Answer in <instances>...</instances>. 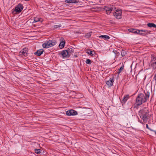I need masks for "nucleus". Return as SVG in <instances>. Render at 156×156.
<instances>
[{
	"label": "nucleus",
	"mask_w": 156,
	"mask_h": 156,
	"mask_svg": "<svg viewBox=\"0 0 156 156\" xmlns=\"http://www.w3.org/2000/svg\"><path fill=\"white\" fill-rule=\"evenodd\" d=\"M119 13H117V12H114L113 15L115 17L116 19H120L122 18V11H120Z\"/></svg>",
	"instance_id": "obj_10"
},
{
	"label": "nucleus",
	"mask_w": 156,
	"mask_h": 156,
	"mask_svg": "<svg viewBox=\"0 0 156 156\" xmlns=\"http://www.w3.org/2000/svg\"><path fill=\"white\" fill-rule=\"evenodd\" d=\"M139 112L140 113V117L143 120L144 122L147 121L149 119L148 117L149 115V111L148 110H146V108L140 110Z\"/></svg>",
	"instance_id": "obj_2"
},
{
	"label": "nucleus",
	"mask_w": 156,
	"mask_h": 156,
	"mask_svg": "<svg viewBox=\"0 0 156 156\" xmlns=\"http://www.w3.org/2000/svg\"><path fill=\"white\" fill-rule=\"evenodd\" d=\"M156 60V57L155 55H151V61Z\"/></svg>",
	"instance_id": "obj_27"
},
{
	"label": "nucleus",
	"mask_w": 156,
	"mask_h": 156,
	"mask_svg": "<svg viewBox=\"0 0 156 156\" xmlns=\"http://www.w3.org/2000/svg\"><path fill=\"white\" fill-rule=\"evenodd\" d=\"M89 110V108H83L82 109V111H83L85 113H87L88 112V110Z\"/></svg>",
	"instance_id": "obj_25"
},
{
	"label": "nucleus",
	"mask_w": 156,
	"mask_h": 156,
	"mask_svg": "<svg viewBox=\"0 0 156 156\" xmlns=\"http://www.w3.org/2000/svg\"><path fill=\"white\" fill-rule=\"evenodd\" d=\"M42 47L44 48H49L48 43V41H46L45 43L42 44Z\"/></svg>",
	"instance_id": "obj_19"
},
{
	"label": "nucleus",
	"mask_w": 156,
	"mask_h": 156,
	"mask_svg": "<svg viewBox=\"0 0 156 156\" xmlns=\"http://www.w3.org/2000/svg\"><path fill=\"white\" fill-rule=\"evenodd\" d=\"M91 32H89V33H86L85 34V35L84 36V37L86 38H89L91 36Z\"/></svg>",
	"instance_id": "obj_21"
},
{
	"label": "nucleus",
	"mask_w": 156,
	"mask_h": 156,
	"mask_svg": "<svg viewBox=\"0 0 156 156\" xmlns=\"http://www.w3.org/2000/svg\"><path fill=\"white\" fill-rule=\"evenodd\" d=\"M113 10V8L111 7H109V12H110V13Z\"/></svg>",
	"instance_id": "obj_37"
},
{
	"label": "nucleus",
	"mask_w": 156,
	"mask_h": 156,
	"mask_svg": "<svg viewBox=\"0 0 156 156\" xmlns=\"http://www.w3.org/2000/svg\"><path fill=\"white\" fill-rule=\"evenodd\" d=\"M23 6L22 4L19 3L16 5L14 9L13 10L12 12V14L15 15L16 14H19L23 10Z\"/></svg>",
	"instance_id": "obj_3"
},
{
	"label": "nucleus",
	"mask_w": 156,
	"mask_h": 156,
	"mask_svg": "<svg viewBox=\"0 0 156 156\" xmlns=\"http://www.w3.org/2000/svg\"><path fill=\"white\" fill-rule=\"evenodd\" d=\"M92 61L89 59H87L86 62V63L88 64H90L92 63Z\"/></svg>",
	"instance_id": "obj_28"
},
{
	"label": "nucleus",
	"mask_w": 156,
	"mask_h": 156,
	"mask_svg": "<svg viewBox=\"0 0 156 156\" xmlns=\"http://www.w3.org/2000/svg\"><path fill=\"white\" fill-rule=\"evenodd\" d=\"M100 38H103L105 40H107L110 39V37L107 35H102L99 37Z\"/></svg>",
	"instance_id": "obj_16"
},
{
	"label": "nucleus",
	"mask_w": 156,
	"mask_h": 156,
	"mask_svg": "<svg viewBox=\"0 0 156 156\" xmlns=\"http://www.w3.org/2000/svg\"><path fill=\"white\" fill-rule=\"evenodd\" d=\"M137 30L134 28H130L128 29V30L129 32L133 33L135 34L137 33Z\"/></svg>",
	"instance_id": "obj_18"
},
{
	"label": "nucleus",
	"mask_w": 156,
	"mask_h": 156,
	"mask_svg": "<svg viewBox=\"0 0 156 156\" xmlns=\"http://www.w3.org/2000/svg\"><path fill=\"white\" fill-rule=\"evenodd\" d=\"M153 80H156V73L154 75V77L153 78Z\"/></svg>",
	"instance_id": "obj_38"
},
{
	"label": "nucleus",
	"mask_w": 156,
	"mask_h": 156,
	"mask_svg": "<svg viewBox=\"0 0 156 156\" xmlns=\"http://www.w3.org/2000/svg\"><path fill=\"white\" fill-rule=\"evenodd\" d=\"M153 131H152L153 132H154L156 134V131L154 130H153Z\"/></svg>",
	"instance_id": "obj_39"
},
{
	"label": "nucleus",
	"mask_w": 156,
	"mask_h": 156,
	"mask_svg": "<svg viewBox=\"0 0 156 156\" xmlns=\"http://www.w3.org/2000/svg\"><path fill=\"white\" fill-rule=\"evenodd\" d=\"M150 31H149L147 30H137V33L136 34H139L143 36H145L148 34H150Z\"/></svg>",
	"instance_id": "obj_5"
},
{
	"label": "nucleus",
	"mask_w": 156,
	"mask_h": 156,
	"mask_svg": "<svg viewBox=\"0 0 156 156\" xmlns=\"http://www.w3.org/2000/svg\"><path fill=\"white\" fill-rule=\"evenodd\" d=\"M126 54V51L125 50H122L121 52V55L122 57L125 56Z\"/></svg>",
	"instance_id": "obj_26"
},
{
	"label": "nucleus",
	"mask_w": 156,
	"mask_h": 156,
	"mask_svg": "<svg viewBox=\"0 0 156 156\" xmlns=\"http://www.w3.org/2000/svg\"><path fill=\"white\" fill-rule=\"evenodd\" d=\"M129 94H127L124 96L122 100L120 99V101L122 105L125 104L127 100L129 98Z\"/></svg>",
	"instance_id": "obj_14"
},
{
	"label": "nucleus",
	"mask_w": 156,
	"mask_h": 156,
	"mask_svg": "<svg viewBox=\"0 0 156 156\" xmlns=\"http://www.w3.org/2000/svg\"><path fill=\"white\" fill-rule=\"evenodd\" d=\"M146 128L147 129H149L150 130V131H153V129H151L148 126V124H146Z\"/></svg>",
	"instance_id": "obj_35"
},
{
	"label": "nucleus",
	"mask_w": 156,
	"mask_h": 156,
	"mask_svg": "<svg viewBox=\"0 0 156 156\" xmlns=\"http://www.w3.org/2000/svg\"><path fill=\"white\" fill-rule=\"evenodd\" d=\"M86 53L92 57H93V56H95V55L96 54L94 51H92L91 49L90 48L87 49Z\"/></svg>",
	"instance_id": "obj_12"
},
{
	"label": "nucleus",
	"mask_w": 156,
	"mask_h": 156,
	"mask_svg": "<svg viewBox=\"0 0 156 156\" xmlns=\"http://www.w3.org/2000/svg\"><path fill=\"white\" fill-rule=\"evenodd\" d=\"M136 103V105L134 106V108L138 109L139 108V106L141 105L139 103Z\"/></svg>",
	"instance_id": "obj_29"
},
{
	"label": "nucleus",
	"mask_w": 156,
	"mask_h": 156,
	"mask_svg": "<svg viewBox=\"0 0 156 156\" xmlns=\"http://www.w3.org/2000/svg\"><path fill=\"white\" fill-rule=\"evenodd\" d=\"M49 47H51L55 45L56 44V41L54 39L49 40L48 41Z\"/></svg>",
	"instance_id": "obj_11"
},
{
	"label": "nucleus",
	"mask_w": 156,
	"mask_h": 156,
	"mask_svg": "<svg viewBox=\"0 0 156 156\" xmlns=\"http://www.w3.org/2000/svg\"><path fill=\"white\" fill-rule=\"evenodd\" d=\"M72 3H77L79 1L77 0H72Z\"/></svg>",
	"instance_id": "obj_34"
},
{
	"label": "nucleus",
	"mask_w": 156,
	"mask_h": 156,
	"mask_svg": "<svg viewBox=\"0 0 156 156\" xmlns=\"http://www.w3.org/2000/svg\"><path fill=\"white\" fill-rule=\"evenodd\" d=\"M120 11H122V10L120 9H118L116 10V12H117V13H119V12H120Z\"/></svg>",
	"instance_id": "obj_36"
},
{
	"label": "nucleus",
	"mask_w": 156,
	"mask_h": 156,
	"mask_svg": "<svg viewBox=\"0 0 156 156\" xmlns=\"http://www.w3.org/2000/svg\"><path fill=\"white\" fill-rule=\"evenodd\" d=\"M104 9L106 10L107 14H110V12H110L109 11V7L108 6H105Z\"/></svg>",
	"instance_id": "obj_20"
},
{
	"label": "nucleus",
	"mask_w": 156,
	"mask_h": 156,
	"mask_svg": "<svg viewBox=\"0 0 156 156\" xmlns=\"http://www.w3.org/2000/svg\"><path fill=\"white\" fill-rule=\"evenodd\" d=\"M41 19V18L35 17L34 19V23H36L40 21Z\"/></svg>",
	"instance_id": "obj_23"
},
{
	"label": "nucleus",
	"mask_w": 156,
	"mask_h": 156,
	"mask_svg": "<svg viewBox=\"0 0 156 156\" xmlns=\"http://www.w3.org/2000/svg\"><path fill=\"white\" fill-rule=\"evenodd\" d=\"M148 27L150 28H156V25L153 23H148L147 24Z\"/></svg>",
	"instance_id": "obj_17"
},
{
	"label": "nucleus",
	"mask_w": 156,
	"mask_h": 156,
	"mask_svg": "<svg viewBox=\"0 0 156 156\" xmlns=\"http://www.w3.org/2000/svg\"><path fill=\"white\" fill-rule=\"evenodd\" d=\"M61 26H62V25L61 24H60L58 25H54V27L55 29H56L58 27H61Z\"/></svg>",
	"instance_id": "obj_32"
},
{
	"label": "nucleus",
	"mask_w": 156,
	"mask_h": 156,
	"mask_svg": "<svg viewBox=\"0 0 156 156\" xmlns=\"http://www.w3.org/2000/svg\"><path fill=\"white\" fill-rule=\"evenodd\" d=\"M66 41L64 38L62 37L60 39V43L59 45V47L61 49L63 48L65 46Z\"/></svg>",
	"instance_id": "obj_9"
},
{
	"label": "nucleus",
	"mask_w": 156,
	"mask_h": 156,
	"mask_svg": "<svg viewBox=\"0 0 156 156\" xmlns=\"http://www.w3.org/2000/svg\"><path fill=\"white\" fill-rule=\"evenodd\" d=\"M70 49L69 53L70 54L74 52V50L73 49L72 47L71 48L70 47V48H68L67 49Z\"/></svg>",
	"instance_id": "obj_31"
},
{
	"label": "nucleus",
	"mask_w": 156,
	"mask_h": 156,
	"mask_svg": "<svg viewBox=\"0 0 156 156\" xmlns=\"http://www.w3.org/2000/svg\"><path fill=\"white\" fill-rule=\"evenodd\" d=\"M124 68V65L122 66L118 69V71L117 72V73L119 74L122 71V70Z\"/></svg>",
	"instance_id": "obj_24"
},
{
	"label": "nucleus",
	"mask_w": 156,
	"mask_h": 156,
	"mask_svg": "<svg viewBox=\"0 0 156 156\" xmlns=\"http://www.w3.org/2000/svg\"><path fill=\"white\" fill-rule=\"evenodd\" d=\"M74 57H78V56L77 55V54L75 55H74Z\"/></svg>",
	"instance_id": "obj_40"
},
{
	"label": "nucleus",
	"mask_w": 156,
	"mask_h": 156,
	"mask_svg": "<svg viewBox=\"0 0 156 156\" xmlns=\"http://www.w3.org/2000/svg\"><path fill=\"white\" fill-rule=\"evenodd\" d=\"M145 96L142 93L138 94L135 100V103H139L142 105L143 103L146 102L148 100L150 96V92L148 91H144Z\"/></svg>",
	"instance_id": "obj_1"
},
{
	"label": "nucleus",
	"mask_w": 156,
	"mask_h": 156,
	"mask_svg": "<svg viewBox=\"0 0 156 156\" xmlns=\"http://www.w3.org/2000/svg\"><path fill=\"white\" fill-rule=\"evenodd\" d=\"M72 0H65V2L68 3H72Z\"/></svg>",
	"instance_id": "obj_33"
},
{
	"label": "nucleus",
	"mask_w": 156,
	"mask_h": 156,
	"mask_svg": "<svg viewBox=\"0 0 156 156\" xmlns=\"http://www.w3.org/2000/svg\"><path fill=\"white\" fill-rule=\"evenodd\" d=\"M113 52L115 54V55H116L117 56H119L120 55V53L116 50H113Z\"/></svg>",
	"instance_id": "obj_30"
},
{
	"label": "nucleus",
	"mask_w": 156,
	"mask_h": 156,
	"mask_svg": "<svg viewBox=\"0 0 156 156\" xmlns=\"http://www.w3.org/2000/svg\"><path fill=\"white\" fill-rule=\"evenodd\" d=\"M28 49L27 48H23L19 52L20 55L21 56L23 55L25 57H27L28 55Z\"/></svg>",
	"instance_id": "obj_6"
},
{
	"label": "nucleus",
	"mask_w": 156,
	"mask_h": 156,
	"mask_svg": "<svg viewBox=\"0 0 156 156\" xmlns=\"http://www.w3.org/2000/svg\"><path fill=\"white\" fill-rule=\"evenodd\" d=\"M66 114L68 116L76 115L78 114V113L76 111L71 109L67 111Z\"/></svg>",
	"instance_id": "obj_7"
},
{
	"label": "nucleus",
	"mask_w": 156,
	"mask_h": 156,
	"mask_svg": "<svg viewBox=\"0 0 156 156\" xmlns=\"http://www.w3.org/2000/svg\"><path fill=\"white\" fill-rule=\"evenodd\" d=\"M44 52V50L43 49H41L37 50L34 53V54L36 55L40 56Z\"/></svg>",
	"instance_id": "obj_13"
},
{
	"label": "nucleus",
	"mask_w": 156,
	"mask_h": 156,
	"mask_svg": "<svg viewBox=\"0 0 156 156\" xmlns=\"http://www.w3.org/2000/svg\"><path fill=\"white\" fill-rule=\"evenodd\" d=\"M114 81V78H110L109 80L106 81L105 83L109 87H110L113 85Z\"/></svg>",
	"instance_id": "obj_8"
},
{
	"label": "nucleus",
	"mask_w": 156,
	"mask_h": 156,
	"mask_svg": "<svg viewBox=\"0 0 156 156\" xmlns=\"http://www.w3.org/2000/svg\"><path fill=\"white\" fill-rule=\"evenodd\" d=\"M150 66L153 69H156V60L151 61Z\"/></svg>",
	"instance_id": "obj_15"
},
{
	"label": "nucleus",
	"mask_w": 156,
	"mask_h": 156,
	"mask_svg": "<svg viewBox=\"0 0 156 156\" xmlns=\"http://www.w3.org/2000/svg\"><path fill=\"white\" fill-rule=\"evenodd\" d=\"M34 151L37 154H41V150L40 149H35Z\"/></svg>",
	"instance_id": "obj_22"
},
{
	"label": "nucleus",
	"mask_w": 156,
	"mask_h": 156,
	"mask_svg": "<svg viewBox=\"0 0 156 156\" xmlns=\"http://www.w3.org/2000/svg\"><path fill=\"white\" fill-rule=\"evenodd\" d=\"M70 49L67 50H64L62 51L61 54L63 58H69V57L70 54L69 53Z\"/></svg>",
	"instance_id": "obj_4"
}]
</instances>
